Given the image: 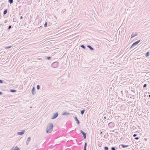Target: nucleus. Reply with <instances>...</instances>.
Here are the masks:
<instances>
[{
  "instance_id": "2",
  "label": "nucleus",
  "mask_w": 150,
  "mask_h": 150,
  "mask_svg": "<svg viewBox=\"0 0 150 150\" xmlns=\"http://www.w3.org/2000/svg\"><path fill=\"white\" fill-rule=\"evenodd\" d=\"M58 65V62H55L52 64V66L53 68H56L57 67Z\"/></svg>"
},
{
  "instance_id": "37",
  "label": "nucleus",
  "mask_w": 150,
  "mask_h": 150,
  "mask_svg": "<svg viewBox=\"0 0 150 150\" xmlns=\"http://www.w3.org/2000/svg\"><path fill=\"white\" fill-rule=\"evenodd\" d=\"M66 9H65V10H63L62 11V13H63L64 12L66 11Z\"/></svg>"
},
{
  "instance_id": "43",
  "label": "nucleus",
  "mask_w": 150,
  "mask_h": 150,
  "mask_svg": "<svg viewBox=\"0 0 150 150\" xmlns=\"http://www.w3.org/2000/svg\"><path fill=\"white\" fill-rule=\"evenodd\" d=\"M102 132H101L100 133V134H101L102 133Z\"/></svg>"
},
{
  "instance_id": "32",
  "label": "nucleus",
  "mask_w": 150,
  "mask_h": 150,
  "mask_svg": "<svg viewBox=\"0 0 150 150\" xmlns=\"http://www.w3.org/2000/svg\"><path fill=\"white\" fill-rule=\"evenodd\" d=\"M51 57H48L47 58V59L48 60L50 59H51Z\"/></svg>"
},
{
  "instance_id": "15",
  "label": "nucleus",
  "mask_w": 150,
  "mask_h": 150,
  "mask_svg": "<svg viewBox=\"0 0 150 150\" xmlns=\"http://www.w3.org/2000/svg\"><path fill=\"white\" fill-rule=\"evenodd\" d=\"M7 12V9H6L4 10L3 12V14L4 15H5Z\"/></svg>"
},
{
  "instance_id": "12",
  "label": "nucleus",
  "mask_w": 150,
  "mask_h": 150,
  "mask_svg": "<svg viewBox=\"0 0 150 150\" xmlns=\"http://www.w3.org/2000/svg\"><path fill=\"white\" fill-rule=\"evenodd\" d=\"M137 34L136 33H133L132 34L131 38H132L135 36H137Z\"/></svg>"
},
{
  "instance_id": "6",
  "label": "nucleus",
  "mask_w": 150,
  "mask_h": 150,
  "mask_svg": "<svg viewBox=\"0 0 150 150\" xmlns=\"http://www.w3.org/2000/svg\"><path fill=\"white\" fill-rule=\"evenodd\" d=\"M80 132L83 135L84 139H86V134L81 130H80Z\"/></svg>"
},
{
  "instance_id": "13",
  "label": "nucleus",
  "mask_w": 150,
  "mask_h": 150,
  "mask_svg": "<svg viewBox=\"0 0 150 150\" xmlns=\"http://www.w3.org/2000/svg\"><path fill=\"white\" fill-rule=\"evenodd\" d=\"M87 46L89 48L90 50H94V49L93 47H92L90 45H87Z\"/></svg>"
},
{
  "instance_id": "17",
  "label": "nucleus",
  "mask_w": 150,
  "mask_h": 150,
  "mask_svg": "<svg viewBox=\"0 0 150 150\" xmlns=\"http://www.w3.org/2000/svg\"><path fill=\"white\" fill-rule=\"evenodd\" d=\"M149 52H147L146 53L145 56L146 57H147L149 56Z\"/></svg>"
},
{
  "instance_id": "33",
  "label": "nucleus",
  "mask_w": 150,
  "mask_h": 150,
  "mask_svg": "<svg viewBox=\"0 0 150 150\" xmlns=\"http://www.w3.org/2000/svg\"><path fill=\"white\" fill-rule=\"evenodd\" d=\"M139 137H136L135 138V139H136V140H138V139H139Z\"/></svg>"
},
{
  "instance_id": "27",
  "label": "nucleus",
  "mask_w": 150,
  "mask_h": 150,
  "mask_svg": "<svg viewBox=\"0 0 150 150\" xmlns=\"http://www.w3.org/2000/svg\"><path fill=\"white\" fill-rule=\"evenodd\" d=\"M31 140V138L30 137H28V138L27 139V141H28V142H30V140Z\"/></svg>"
},
{
  "instance_id": "20",
  "label": "nucleus",
  "mask_w": 150,
  "mask_h": 150,
  "mask_svg": "<svg viewBox=\"0 0 150 150\" xmlns=\"http://www.w3.org/2000/svg\"><path fill=\"white\" fill-rule=\"evenodd\" d=\"M8 2L10 4H11L13 3V0H8Z\"/></svg>"
},
{
  "instance_id": "41",
  "label": "nucleus",
  "mask_w": 150,
  "mask_h": 150,
  "mask_svg": "<svg viewBox=\"0 0 150 150\" xmlns=\"http://www.w3.org/2000/svg\"><path fill=\"white\" fill-rule=\"evenodd\" d=\"M148 96H149V97H150V95H149Z\"/></svg>"
},
{
  "instance_id": "9",
  "label": "nucleus",
  "mask_w": 150,
  "mask_h": 150,
  "mask_svg": "<svg viewBox=\"0 0 150 150\" xmlns=\"http://www.w3.org/2000/svg\"><path fill=\"white\" fill-rule=\"evenodd\" d=\"M121 146H122L123 148H125L128 147L129 146L128 145H125L124 144H121L119 146V147L120 148H121Z\"/></svg>"
},
{
  "instance_id": "1",
  "label": "nucleus",
  "mask_w": 150,
  "mask_h": 150,
  "mask_svg": "<svg viewBox=\"0 0 150 150\" xmlns=\"http://www.w3.org/2000/svg\"><path fill=\"white\" fill-rule=\"evenodd\" d=\"M53 125L52 123L49 124V125L47 126L46 129V133H51L53 130Z\"/></svg>"
},
{
  "instance_id": "35",
  "label": "nucleus",
  "mask_w": 150,
  "mask_h": 150,
  "mask_svg": "<svg viewBox=\"0 0 150 150\" xmlns=\"http://www.w3.org/2000/svg\"><path fill=\"white\" fill-rule=\"evenodd\" d=\"M137 134H133V137H136V136H137Z\"/></svg>"
},
{
  "instance_id": "24",
  "label": "nucleus",
  "mask_w": 150,
  "mask_h": 150,
  "mask_svg": "<svg viewBox=\"0 0 150 150\" xmlns=\"http://www.w3.org/2000/svg\"><path fill=\"white\" fill-rule=\"evenodd\" d=\"M106 115L105 114H104L103 115V117L104 119H106Z\"/></svg>"
},
{
  "instance_id": "40",
  "label": "nucleus",
  "mask_w": 150,
  "mask_h": 150,
  "mask_svg": "<svg viewBox=\"0 0 150 150\" xmlns=\"http://www.w3.org/2000/svg\"><path fill=\"white\" fill-rule=\"evenodd\" d=\"M101 145V143H100L99 144H98V145L100 146V145Z\"/></svg>"
},
{
  "instance_id": "14",
  "label": "nucleus",
  "mask_w": 150,
  "mask_h": 150,
  "mask_svg": "<svg viewBox=\"0 0 150 150\" xmlns=\"http://www.w3.org/2000/svg\"><path fill=\"white\" fill-rule=\"evenodd\" d=\"M87 146V143L85 142L84 144V149L83 150H86V148Z\"/></svg>"
},
{
  "instance_id": "38",
  "label": "nucleus",
  "mask_w": 150,
  "mask_h": 150,
  "mask_svg": "<svg viewBox=\"0 0 150 150\" xmlns=\"http://www.w3.org/2000/svg\"><path fill=\"white\" fill-rule=\"evenodd\" d=\"M2 94L3 93L1 92H0V95H2Z\"/></svg>"
},
{
  "instance_id": "4",
  "label": "nucleus",
  "mask_w": 150,
  "mask_h": 150,
  "mask_svg": "<svg viewBox=\"0 0 150 150\" xmlns=\"http://www.w3.org/2000/svg\"><path fill=\"white\" fill-rule=\"evenodd\" d=\"M58 115V112H56L54 114L53 116L51 117L52 119H54L56 118Z\"/></svg>"
},
{
  "instance_id": "7",
  "label": "nucleus",
  "mask_w": 150,
  "mask_h": 150,
  "mask_svg": "<svg viewBox=\"0 0 150 150\" xmlns=\"http://www.w3.org/2000/svg\"><path fill=\"white\" fill-rule=\"evenodd\" d=\"M25 132V131L24 130H23L21 132H18L17 133V134L18 135H22L23 134H24Z\"/></svg>"
},
{
  "instance_id": "44",
  "label": "nucleus",
  "mask_w": 150,
  "mask_h": 150,
  "mask_svg": "<svg viewBox=\"0 0 150 150\" xmlns=\"http://www.w3.org/2000/svg\"><path fill=\"white\" fill-rule=\"evenodd\" d=\"M148 94H149V92H148Z\"/></svg>"
},
{
  "instance_id": "26",
  "label": "nucleus",
  "mask_w": 150,
  "mask_h": 150,
  "mask_svg": "<svg viewBox=\"0 0 150 150\" xmlns=\"http://www.w3.org/2000/svg\"><path fill=\"white\" fill-rule=\"evenodd\" d=\"M36 88H37V89L38 90L40 88V86L39 85H37V86Z\"/></svg>"
},
{
  "instance_id": "39",
  "label": "nucleus",
  "mask_w": 150,
  "mask_h": 150,
  "mask_svg": "<svg viewBox=\"0 0 150 150\" xmlns=\"http://www.w3.org/2000/svg\"><path fill=\"white\" fill-rule=\"evenodd\" d=\"M23 18V17L22 16H21L20 18V19H21Z\"/></svg>"
},
{
  "instance_id": "29",
  "label": "nucleus",
  "mask_w": 150,
  "mask_h": 150,
  "mask_svg": "<svg viewBox=\"0 0 150 150\" xmlns=\"http://www.w3.org/2000/svg\"><path fill=\"white\" fill-rule=\"evenodd\" d=\"M47 22H45V23L44 25V26L45 27H47Z\"/></svg>"
},
{
  "instance_id": "25",
  "label": "nucleus",
  "mask_w": 150,
  "mask_h": 150,
  "mask_svg": "<svg viewBox=\"0 0 150 150\" xmlns=\"http://www.w3.org/2000/svg\"><path fill=\"white\" fill-rule=\"evenodd\" d=\"M12 46H6L5 47V48L6 49H9V48H11Z\"/></svg>"
},
{
  "instance_id": "28",
  "label": "nucleus",
  "mask_w": 150,
  "mask_h": 150,
  "mask_svg": "<svg viewBox=\"0 0 150 150\" xmlns=\"http://www.w3.org/2000/svg\"><path fill=\"white\" fill-rule=\"evenodd\" d=\"M146 105H150V101H148L146 103Z\"/></svg>"
},
{
  "instance_id": "18",
  "label": "nucleus",
  "mask_w": 150,
  "mask_h": 150,
  "mask_svg": "<svg viewBox=\"0 0 150 150\" xmlns=\"http://www.w3.org/2000/svg\"><path fill=\"white\" fill-rule=\"evenodd\" d=\"M10 91L11 92H15L16 91V90L14 89H11Z\"/></svg>"
},
{
  "instance_id": "31",
  "label": "nucleus",
  "mask_w": 150,
  "mask_h": 150,
  "mask_svg": "<svg viewBox=\"0 0 150 150\" xmlns=\"http://www.w3.org/2000/svg\"><path fill=\"white\" fill-rule=\"evenodd\" d=\"M147 86V84H144L143 86V87L144 88H145Z\"/></svg>"
},
{
  "instance_id": "3",
  "label": "nucleus",
  "mask_w": 150,
  "mask_h": 150,
  "mask_svg": "<svg viewBox=\"0 0 150 150\" xmlns=\"http://www.w3.org/2000/svg\"><path fill=\"white\" fill-rule=\"evenodd\" d=\"M140 41V40H139L135 42H134L132 45L130 47V48H132L133 47L136 45L138 44Z\"/></svg>"
},
{
  "instance_id": "11",
  "label": "nucleus",
  "mask_w": 150,
  "mask_h": 150,
  "mask_svg": "<svg viewBox=\"0 0 150 150\" xmlns=\"http://www.w3.org/2000/svg\"><path fill=\"white\" fill-rule=\"evenodd\" d=\"M70 114L69 113H68L67 112H63L62 113V115H69Z\"/></svg>"
},
{
  "instance_id": "30",
  "label": "nucleus",
  "mask_w": 150,
  "mask_h": 150,
  "mask_svg": "<svg viewBox=\"0 0 150 150\" xmlns=\"http://www.w3.org/2000/svg\"><path fill=\"white\" fill-rule=\"evenodd\" d=\"M11 28V25H9L7 29V30H9Z\"/></svg>"
},
{
  "instance_id": "16",
  "label": "nucleus",
  "mask_w": 150,
  "mask_h": 150,
  "mask_svg": "<svg viewBox=\"0 0 150 150\" xmlns=\"http://www.w3.org/2000/svg\"><path fill=\"white\" fill-rule=\"evenodd\" d=\"M85 111V110H83L81 111V115H83L84 114Z\"/></svg>"
},
{
  "instance_id": "42",
  "label": "nucleus",
  "mask_w": 150,
  "mask_h": 150,
  "mask_svg": "<svg viewBox=\"0 0 150 150\" xmlns=\"http://www.w3.org/2000/svg\"><path fill=\"white\" fill-rule=\"evenodd\" d=\"M145 96H146V95H145V94L144 95V97Z\"/></svg>"
},
{
  "instance_id": "21",
  "label": "nucleus",
  "mask_w": 150,
  "mask_h": 150,
  "mask_svg": "<svg viewBox=\"0 0 150 150\" xmlns=\"http://www.w3.org/2000/svg\"><path fill=\"white\" fill-rule=\"evenodd\" d=\"M13 150H20V149L18 147L16 146Z\"/></svg>"
},
{
  "instance_id": "22",
  "label": "nucleus",
  "mask_w": 150,
  "mask_h": 150,
  "mask_svg": "<svg viewBox=\"0 0 150 150\" xmlns=\"http://www.w3.org/2000/svg\"><path fill=\"white\" fill-rule=\"evenodd\" d=\"M104 150H108L109 148L108 146H105L104 147Z\"/></svg>"
},
{
  "instance_id": "10",
  "label": "nucleus",
  "mask_w": 150,
  "mask_h": 150,
  "mask_svg": "<svg viewBox=\"0 0 150 150\" xmlns=\"http://www.w3.org/2000/svg\"><path fill=\"white\" fill-rule=\"evenodd\" d=\"M74 119L75 120V121H76V122L77 123V124L78 125H79V123H80V122L76 117H74Z\"/></svg>"
},
{
  "instance_id": "34",
  "label": "nucleus",
  "mask_w": 150,
  "mask_h": 150,
  "mask_svg": "<svg viewBox=\"0 0 150 150\" xmlns=\"http://www.w3.org/2000/svg\"><path fill=\"white\" fill-rule=\"evenodd\" d=\"M3 83V80H0V83Z\"/></svg>"
},
{
  "instance_id": "5",
  "label": "nucleus",
  "mask_w": 150,
  "mask_h": 150,
  "mask_svg": "<svg viewBox=\"0 0 150 150\" xmlns=\"http://www.w3.org/2000/svg\"><path fill=\"white\" fill-rule=\"evenodd\" d=\"M108 125L109 127L112 128L114 127V124L113 122H111L108 124Z\"/></svg>"
},
{
  "instance_id": "23",
  "label": "nucleus",
  "mask_w": 150,
  "mask_h": 150,
  "mask_svg": "<svg viewBox=\"0 0 150 150\" xmlns=\"http://www.w3.org/2000/svg\"><path fill=\"white\" fill-rule=\"evenodd\" d=\"M116 149H117V148L116 147V149L115 147H112L111 148L112 150H115Z\"/></svg>"
},
{
  "instance_id": "19",
  "label": "nucleus",
  "mask_w": 150,
  "mask_h": 150,
  "mask_svg": "<svg viewBox=\"0 0 150 150\" xmlns=\"http://www.w3.org/2000/svg\"><path fill=\"white\" fill-rule=\"evenodd\" d=\"M83 49H86L85 47L83 45H82L80 46Z\"/></svg>"
},
{
  "instance_id": "8",
  "label": "nucleus",
  "mask_w": 150,
  "mask_h": 150,
  "mask_svg": "<svg viewBox=\"0 0 150 150\" xmlns=\"http://www.w3.org/2000/svg\"><path fill=\"white\" fill-rule=\"evenodd\" d=\"M35 88L33 87L31 90L32 94L33 95H34L36 93L35 91Z\"/></svg>"
},
{
  "instance_id": "36",
  "label": "nucleus",
  "mask_w": 150,
  "mask_h": 150,
  "mask_svg": "<svg viewBox=\"0 0 150 150\" xmlns=\"http://www.w3.org/2000/svg\"><path fill=\"white\" fill-rule=\"evenodd\" d=\"M29 143V142L28 141H27L26 142V145H28V144Z\"/></svg>"
}]
</instances>
